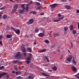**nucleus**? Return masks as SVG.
I'll return each mask as SVG.
<instances>
[{
	"mask_svg": "<svg viewBox=\"0 0 79 79\" xmlns=\"http://www.w3.org/2000/svg\"><path fill=\"white\" fill-rule=\"evenodd\" d=\"M15 58H17V59H22L23 58L22 54H20V52H17V54L15 56Z\"/></svg>",
	"mask_w": 79,
	"mask_h": 79,
	"instance_id": "nucleus-1",
	"label": "nucleus"
},
{
	"mask_svg": "<svg viewBox=\"0 0 79 79\" xmlns=\"http://www.w3.org/2000/svg\"><path fill=\"white\" fill-rule=\"evenodd\" d=\"M30 57H28L27 58V60L26 61V62H27V64H29L30 63V61H31V56H32V54L30 53L29 54Z\"/></svg>",
	"mask_w": 79,
	"mask_h": 79,
	"instance_id": "nucleus-2",
	"label": "nucleus"
},
{
	"mask_svg": "<svg viewBox=\"0 0 79 79\" xmlns=\"http://www.w3.org/2000/svg\"><path fill=\"white\" fill-rule=\"evenodd\" d=\"M11 28L12 29V30L15 31V32H16L17 34H20V30H15V29L13 27H11Z\"/></svg>",
	"mask_w": 79,
	"mask_h": 79,
	"instance_id": "nucleus-3",
	"label": "nucleus"
},
{
	"mask_svg": "<svg viewBox=\"0 0 79 79\" xmlns=\"http://www.w3.org/2000/svg\"><path fill=\"white\" fill-rule=\"evenodd\" d=\"M41 31H42L44 32L38 34V36L40 37H42L45 35V30L43 29Z\"/></svg>",
	"mask_w": 79,
	"mask_h": 79,
	"instance_id": "nucleus-4",
	"label": "nucleus"
},
{
	"mask_svg": "<svg viewBox=\"0 0 79 79\" xmlns=\"http://www.w3.org/2000/svg\"><path fill=\"white\" fill-rule=\"evenodd\" d=\"M18 4H16L14 6L13 9L12 10V12H15L16 10L18 9Z\"/></svg>",
	"mask_w": 79,
	"mask_h": 79,
	"instance_id": "nucleus-5",
	"label": "nucleus"
},
{
	"mask_svg": "<svg viewBox=\"0 0 79 79\" xmlns=\"http://www.w3.org/2000/svg\"><path fill=\"white\" fill-rule=\"evenodd\" d=\"M73 59V56L71 55H69V57L67 58V60L68 61H71V60Z\"/></svg>",
	"mask_w": 79,
	"mask_h": 79,
	"instance_id": "nucleus-6",
	"label": "nucleus"
},
{
	"mask_svg": "<svg viewBox=\"0 0 79 79\" xmlns=\"http://www.w3.org/2000/svg\"><path fill=\"white\" fill-rule=\"evenodd\" d=\"M33 22L34 20H33V19H30L29 21L27 23V24H32V23H33Z\"/></svg>",
	"mask_w": 79,
	"mask_h": 79,
	"instance_id": "nucleus-7",
	"label": "nucleus"
},
{
	"mask_svg": "<svg viewBox=\"0 0 79 79\" xmlns=\"http://www.w3.org/2000/svg\"><path fill=\"white\" fill-rule=\"evenodd\" d=\"M50 6L51 8H55V7H56V6H57V4H54L52 5H50Z\"/></svg>",
	"mask_w": 79,
	"mask_h": 79,
	"instance_id": "nucleus-8",
	"label": "nucleus"
},
{
	"mask_svg": "<svg viewBox=\"0 0 79 79\" xmlns=\"http://www.w3.org/2000/svg\"><path fill=\"white\" fill-rule=\"evenodd\" d=\"M71 69L73 71H74V72H76V68L74 66H73L72 67Z\"/></svg>",
	"mask_w": 79,
	"mask_h": 79,
	"instance_id": "nucleus-9",
	"label": "nucleus"
},
{
	"mask_svg": "<svg viewBox=\"0 0 79 79\" xmlns=\"http://www.w3.org/2000/svg\"><path fill=\"white\" fill-rule=\"evenodd\" d=\"M25 11L24 9L22 10H19V14H22V13H23Z\"/></svg>",
	"mask_w": 79,
	"mask_h": 79,
	"instance_id": "nucleus-10",
	"label": "nucleus"
},
{
	"mask_svg": "<svg viewBox=\"0 0 79 79\" xmlns=\"http://www.w3.org/2000/svg\"><path fill=\"white\" fill-rule=\"evenodd\" d=\"M7 39H10L12 37V35H7L6 36Z\"/></svg>",
	"mask_w": 79,
	"mask_h": 79,
	"instance_id": "nucleus-11",
	"label": "nucleus"
},
{
	"mask_svg": "<svg viewBox=\"0 0 79 79\" xmlns=\"http://www.w3.org/2000/svg\"><path fill=\"white\" fill-rule=\"evenodd\" d=\"M20 62L19 60H16L13 61L14 64H16V63H18Z\"/></svg>",
	"mask_w": 79,
	"mask_h": 79,
	"instance_id": "nucleus-12",
	"label": "nucleus"
},
{
	"mask_svg": "<svg viewBox=\"0 0 79 79\" xmlns=\"http://www.w3.org/2000/svg\"><path fill=\"white\" fill-rule=\"evenodd\" d=\"M21 48L22 49V51L23 52H24H24H26V49L24 48L21 47Z\"/></svg>",
	"mask_w": 79,
	"mask_h": 79,
	"instance_id": "nucleus-13",
	"label": "nucleus"
},
{
	"mask_svg": "<svg viewBox=\"0 0 79 79\" xmlns=\"http://www.w3.org/2000/svg\"><path fill=\"white\" fill-rule=\"evenodd\" d=\"M22 74V72L20 71H16V75H18V74Z\"/></svg>",
	"mask_w": 79,
	"mask_h": 79,
	"instance_id": "nucleus-14",
	"label": "nucleus"
},
{
	"mask_svg": "<svg viewBox=\"0 0 79 79\" xmlns=\"http://www.w3.org/2000/svg\"><path fill=\"white\" fill-rule=\"evenodd\" d=\"M7 73H2L0 74V78L2 77V76H3V75H5V74H6Z\"/></svg>",
	"mask_w": 79,
	"mask_h": 79,
	"instance_id": "nucleus-15",
	"label": "nucleus"
},
{
	"mask_svg": "<svg viewBox=\"0 0 79 79\" xmlns=\"http://www.w3.org/2000/svg\"><path fill=\"white\" fill-rule=\"evenodd\" d=\"M53 35H54V37H57V36H58V35H59V34L58 33H53Z\"/></svg>",
	"mask_w": 79,
	"mask_h": 79,
	"instance_id": "nucleus-16",
	"label": "nucleus"
},
{
	"mask_svg": "<svg viewBox=\"0 0 79 79\" xmlns=\"http://www.w3.org/2000/svg\"><path fill=\"white\" fill-rule=\"evenodd\" d=\"M27 51L29 52H30V53H32V50H31V48H28L27 49Z\"/></svg>",
	"mask_w": 79,
	"mask_h": 79,
	"instance_id": "nucleus-17",
	"label": "nucleus"
},
{
	"mask_svg": "<svg viewBox=\"0 0 79 79\" xmlns=\"http://www.w3.org/2000/svg\"><path fill=\"white\" fill-rule=\"evenodd\" d=\"M72 63H73V64H74V65H76V61H75L74 58L73 59Z\"/></svg>",
	"mask_w": 79,
	"mask_h": 79,
	"instance_id": "nucleus-18",
	"label": "nucleus"
},
{
	"mask_svg": "<svg viewBox=\"0 0 79 79\" xmlns=\"http://www.w3.org/2000/svg\"><path fill=\"white\" fill-rule=\"evenodd\" d=\"M46 51V49H42L40 51V53H42V52H45Z\"/></svg>",
	"mask_w": 79,
	"mask_h": 79,
	"instance_id": "nucleus-19",
	"label": "nucleus"
},
{
	"mask_svg": "<svg viewBox=\"0 0 79 79\" xmlns=\"http://www.w3.org/2000/svg\"><path fill=\"white\" fill-rule=\"evenodd\" d=\"M65 8H66V9H67V10H69L70 9V6H68V5H66L65 6Z\"/></svg>",
	"mask_w": 79,
	"mask_h": 79,
	"instance_id": "nucleus-20",
	"label": "nucleus"
},
{
	"mask_svg": "<svg viewBox=\"0 0 79 79\" xmlns=\"http://www.w3.org/2000/svg\"><path fill=\"white\" fill-rule=\"evenodd\" d=\"M68 27H64V31L65 32L67 31V30H68Z\"/></svg>",
	"mask_w": 79,
	"mask_h": 79,
	"instance_id": "nucleus-21",
	"label": "nucleus"
},
{
	"mask_svg": "<svg viewBox=\"0 0 79 79\" xmlns=\"http://www.w3.org/2000/svg\"><path fill=\"white\" fill-rule=\"evenodd\" d=\"M38 10H42L43 8L41 6H39L37 7Z\"/></svg>",
	"mask_w": 79,
	"mask_h": 79,
	"instance_id": "nucleus-22",
	"label": "nucleus"
},
{
	"mask_svg": "<svg viewBox=\"0 0 79 79\" xmlns=\"http://www.w3.org/2000/svg\"><path fill=\"white\" fill-rule=\"evenodd\" d=\"M60 19H54L53 20V22H58V21H60Z\"/></svg>",
	"mask_w": 79,
	"mask_h": 79,
	"instance_id": "nucleus-23",
	"label": "nucleus"
},
{
	"mask_svg": "<svg viewBox=\"0 0 79 79\" xmlns=\"http://www.w3.org/2000/svg\"><path fill=\"white\" fill-rule=\"evenodd\" d=\"M24 4H22L21 6V7H22V8L23 9V10H25V7H24Z\"/></svg>",
	"mask_w": 79,
	"mask_h": 79,
	"instance_id": "nucleus-24",
	"label": "nucleus"
},
{
	"mask_svg": "<svg viewBox=\"0 0 79 79\" xmlns=\"http://www.w3.org/2000/svg\"><path fill=\"white\" fill-rule=\"evenodd\" d=\"M16 79H22V77L21 76H19L17 77H16Z\"/></svg>",
	"mask_w": 79,
	"mask_h": 79,
	"instance_id": "nucleus-25",
	"label": "nucleus"
},
{
	"mask_svg": "<svg viewBox=\"0 0 79 79\" xmlns=\"http://www.w3.org/2000/svg\"><path fill=\"white\" fill-rule=\"evenodd\" d=\"M53 70L54 71H56L57 70V68L56 67H54L53 68Z\"/></svg>",
	"mask_w": 79,
	"mask_h": 79,
	"instance_id": "nucleus-26",
	"label": "nucleus"
},
{
	"mask_svg": "<svg viewBox=\"0 0 79 79\" xmlns=\"http://www.w3.org/2000/svg\"><path fill=\"white\" fill-rule=\"evenodd\" d=\"M42 75H43V76H48V75L46 74L45 73H42Z\"/></svg>",
	"mask_w": 79,
	"mask_h": 79,
	"instance_id": "nucleus-27",
	"label": "nucleus"
},
{
	"mask_svg": "<svg viewBox=\"0 0 79 79\" xmlns=\"http://www.w3.org/2000/svg\"><path fill=\"white\" fill-rule=\"evenodd\" d=\"M28 78L29 79H33V78H34V77H32V76H30L28 77Z\"/></svg>",
	"mask_w": 79,
	"mask_h": 79,
	"instance_id": "nucleus-28",
	"label": "nucleus"
},
{
	"mask_svg": "<svg viewBox=\"0 0 79 79\" xmlns=\"http://www.w3.org/2000/svg\"><path fill=\"white\" fill-rule=\"evenodd\" d=\"M73 34H76V31L75 30H73Z\"/></svg>",
	"mask_w": 79,
	"mask_h": 79,
	"instance_id": "nucleus-29",
	"label": "nucleus"
},
{
	"mask_svg": "<svg viewBox=\"0 0 79 79\" xmlns=\"http://www.w3.org/2000/svg\"><path fill=\"white\" fill-rule=\"evenodd\" d=\"M31 13H33V15H35V14H36V12L35 11H32L30 13V14Z\"/></svg>",
	"mask_w": 79,
	"mask_h": 79,
	"instance_id": "nucleus-30",
	"label": "nucleus"
},
{
	"mask_svg": "<svg viewBox=\"0 0 79 79\" xmlns=\"http://www.w3.org/2000/svg\"><path fill=\"white\" fill-rule=\"evenodd\" d=\"M73 28H74V27H73V26L72 25H71L70 26L71 31H72V30H73Z\"/></svg>",
	"mask_w": 79,
	"mask_h": 79,
	"instance_id": "nucleus-31",
	"label": "nucleus"
},
{
	"mask_svg": "<svg viewBox=\"0 0 79 79\" xmlns=\"http://www.w3.org/2000/svg\"><path fill=\"white\" fill-rule=\"evenodd\" d=\"M45 42L46 44H48V43H49V41L47 40H46L45 41Z\"/></svg>",
	"mask_w": 79,
	"mask_h": 79,
	"instance_id": "nucleus-32",
	"label": "nucleus"
},
{
	"mask_svg": "<svg viewBox=\"0 0 79 79\" xmlns=\"http://www.w3.org/2000/svg\"><path fill=\"white\" fill-rule=\"evenodd\" d=\"M39 29L38 28H36L35 29V31L36 32H39Z\"/></svg>",
	"mask_w": 79,
	"mask_h": 79,
	"instance_id": "nucleus-33",
	"label": "nucleus"
},
{
	"mask_svg": "<svg viewBox=\"0 0 79 79\" xmlns=\"http://www.w3.org/2000/svg\"><path fill=\"white\" fill-rule=\"evenodd\" d=\"M45 59H46L48 61H49V59H48V58L47 57V56H45Z\"/></svg>",
	"mask_w": 79,
	"mask_h": 79,
	"instance_id": "nucleus-34",
	"label": "nucleus"
},
{
	"mask_svg": "<svg viewBox=\"0 0 79 79\" xmlns=\"http://www.w3.org/2000/svg\"><path fill=\"white\" fill-rule=\"evenodd\" d=\"M55 47V44L52 45L51 46V48H54V47Z\"/></svg>",
	"mask_w": 79,
	"mask_h": 79,
	"instance_id": "nucleus-35",
	"label": "nucleus"
},
{
	"mask_svg": "<svg viewBox=\"0 0 79 79\" xmlns=\"http://www.w3.org/2000/svg\"><path fill=\"white\" fill-rule=\"evenodd\" d=\"M6 15H4L3 16V19H6Z\"/></svg>",
	"mask_w": 79,
	"mask_h": 79,
	"instance_id": "nucleus-36",
	"label": "nucleus"
},
{
	"mask_svg": "<svg viewBox=\"0 0 79 79\" xmlns=\"http://www.w3.org/2000/svg\"><path fill=\"white\" fill-rule=\"evenodd\" d=\"M71 48H73V42H71Z\"/></svg>",
	"mask_w": 79,
	"mask_h": 79,
	"instance_id": "nucleus-37",
	"label": "nucleus"
},
{
	"mask_svg": "<svg viewBox=\"0 0 79 79\" xmlns=\"http://www.w3.org/2000/svg\"><path fill=\"white\" fill-rule=\"evenodd\" d=\"M14 68L15 69L16 71L18 70V69H17V67H16V66H14Z\"/></svg>",
	"mask_w": 79,
	"mask_h": 79,
	"instance_id": "nucleus-38",
	"label": "nucleus"
},
{
	"mask_svg": "<svg viewBox=\"0 0 79 79\" xmlns=\"http://www.w3.org/2000/svg\"><path fill=\"white\" fill-rule=\"evenodd\" d=\"M1 63L2 64H5V62H4V61L2 60L1 61Z\"/></svg>",
	"mask_w": 79,
	"mask_h": 79,
	"instance_id": "nucleus-39",
	"label": "nucleus"
},
{
	"mask_svg": "<svg viewBox=\"0 0 79 79\" xmlns=\"http://www.w3.org/2000/svg\"><path fill=\"white\" fill-rule=\"evenodd\" d=\"M5 7L4 6V7H2L0 9V10H4V9H5Z\"/></svg>",
	"mask_w": 79,
	"mask_h": 79,
	"instance_id": "nucleus-40",
	"label": "nucleus"
},
{
	"mask_svg": "<svg viewBox=\"0 0 79 79\" xmlns=\"http://www.w3.org/2000/svg\"><path fill=\"white\" fill-rule=\"evenodd\" d=\"M64 18V17L63 16L61 17L60 18H59V19H63Z\"/></svg>",
	"mask_w": 79,
	"mask_h": 79,
	"instance_id": "nucleus-41",
	"label": "nucleus"
},
{
	"mask_svg": "<svg viewBox=\"0 0 79 79\" xmlns=\"http://www.w3.org/2000/svg\"><path fill=\"white\" fill-rule=\"evenodd\" d=\"M75 76H76V77H77L78 79H79V75H75Z\"/></svg>",
	"mask_w": 79,
	"mask_h": 79,
	"instance_id": "nucleus-42",
	"label": "nucleus"
},
{
	"mask_svg": "<svg viewBox=\"0 0 79 79\" xmlns=\"http://www.w3.org/2000/svg\"><path fill=\"white\" fill-rule=\"evenodd\" d=\"M9 75L8 74H7L6 75V77L7 78V79H8V78H9Z\"/></svg>",
	"mask_w": 79,
	"mask_h": 79,
	"instance_id": "nucleus-43",
	"label": "nucleus"
},
{
	"mask_svg": "<svg viewBox=\"0 0 79 79\" xmlns=\"http://www.w3.org/2000/svg\"><path fill=\"white\" fill-rule=\"evenodd\" d=\"M2 37H3V36H2V35H0V40L2 39Z\"/></svg>",
	"mask_w": 79,
	"mask_h": 79,
	"instance_id": "nucleus-44",
	"label": "nucleus"
},
{
	"mask_svg": "<svg viewBox=\"0 0 79 79\" xmlns=\"http://www.w3.org/2000/svg\"><path fill=\"white\" fill-rule=\"evenodd\" d=\"M23 54L24 56H26V55H27V54L26 53L23 52Z\"/></svg>",
	"mask_w": 79,
	"mask_h": 79,
	"instance_id": "nucleus-45",
	"label": "nucleus"
},
{
	"mask_svg": "<svg viewBox=\"0 0 79 79\" xmlns=\"http://www.w3.org/2000/svg\"><path fill=\"white\" fill-rule=\"evenodd\" d=\"M28 6H27L26 8V11H28Z\"/></svg>",
	"mask_w": 79,
	"mask_h": 79,
	"instance_id": "nucleus-46",
	"label": "nucleus"
},
{
	"mask_svg": "<svg viewBox=\"0 0 79 79\" xmlns=\"http://www.w3.org/2000/svg\"><path fill=\"white\" fill-rule=\"evenodd\" d=\"M3 68H4V67H3V66H2V67H0V69H3Z\"/></svg>",
	"mask_w": 79,
	"mask_h": 79,
	"instance_id": "nucleus-47",
	"label": "nucleus"
},
{
	"mask_svg": "<svg viewBox=\"0 0 79 79\" xmlns=\"http://www.w3.org/2000/svg\"><path fill=\"white\" fill-rule=\"evenodd\" d=\"M0 45H2V41H0Z\"/></svg>",
	"mask_w": 79,
	"mask_h": 79,
	"instance_id": "nucleus-48",
	"label": "nucleus"
},
{
	"mask_svg": "<svg viewBox=\"0 0 79 79\" xmlns=\"http://www.w3.org/2000/svg\"><path fill=\"white\" fill-rule=\"evenodd\" d=\"M58 16L59 17H61V15L60 14H58Z\"/></svg>",
	"mask_w": 79,
	"mask_h": 79,
	"instance_id": "nucleus-49",
	"label": "nucleus"
},
{
	"mask_svg": "<svg viewBox=\"0 0 79 79\" xmlns=\"http://www.w3.org/2000/svg\"><path fill=\"white\" fill-rule=\"evenodd\" d=\"M59 48H58V52H61V51H60V49H59Z\"/></svg>",
	"mask_w": 79,
	"mask_h": 79,
	"instance_id": "nucleus-50",
	"label": "nucleus"
},
{
	"mask_svg": "<svg viewBox=\"0 0 79 79\" xmlns=\"http://www.w3.org/2000/svg\"><path fill=\"white\" fill-rule=\"evenodd\" d=\"M34 45H36V44H37V43H36V41H34Z\"/></svg>",
	"mask_w": 79,
	"mask_h": 79,
	"instance_id": "nucleus-51",
	"label": "nucleus"
},
{
	"mask_svg": "<svg viewBox=\"0 0 79 79\" xmlns=\"http://www.w3.org/2000/svg\"><path fill=\"white\" fill-rule=\"evenodd\" d=\"M78 29H79V22L78 23Z\"/></svg>",
	"mask_w": 79,
	"mask_h": 79,
	"instance_id": "nucleus-52",
	"label": "nucleus"
},
{
	"mask_svg": "<svg viewBox=\"0 0 79 79\" xmlns=\"http://www.w3.org/2000/svg\"><path fill=\"white\" fill-rule=\"evenodd\" d=\"M37 5H40V3L38 2L37 3Z\"/></svg>",
	"mask_w": 79,
	"mask_h": 79,
	"instance_id": "nucleus-53",
	"label": "nucleus"
},
{
	"mask_svg": "<svg viewBox=\"0 0 79 79\" xmlns=\"http://www.w3.org/2000/svg\"><path fill=\"white\" fill-rule=\"evenodd\" d=\"M76 12L77 13H79V10H77Z\"/></svg>",
	"mask_w": 79,
	"mask_h": 79,
	"instance_id": "nucleus-54",
	"label": "nucleus"
},
{
	"mask_svg": "<svg viewBox=\"0 0 79 79\" xmlns=\"http://www.w3.org/2000/svg\"><path fill=\"white\" fill-rule=\"evenodd\" d=\"M30 36L31 37H33V34H30Z\"/></svg>",
	"mask_w": 79,
	"mask_h": 79,
	"instance_id": "nucleus-55",
	"label": "nucleus"
},
{
	"mask_svg": "<svg viewBox=\"0 0 79 79\" xmlns=\"http://www.w3.org/2000/svg\"><path fill=\"white\" fill-rule=\"evenodd\" d=\"M44 15V13H42L40 14V15Z\"/></svg>",
	"mask_w": 79,
	"mask_h": 79,
	"instance_id": "nucleus-56",
	"label": "nucleus"
},
{
	"mask_svg": "<svg viewBox=\"0 0 79 79\" xmlns=\"http://www.w3.org/2000/svg\"><path fill=\"white\" fill-rule=\"evenodd\" d=\"M12 73H13L14 74H15V71H12Z\"/></svg>",
	"mask_w": 79,
	"mask_h": 79,
	"instance_id": "nucleus-57",
	"label": "nucleus"
},
{
	"mask_svg": "<svg viewBox=\"0 0 79 79\" xmlns=\"http://www.w3.org/2000/svg\"><path fill=\"white\" fill-rule=\"evenodd\" d=\"M24 46H25V45H22V47H24Z\"/></svg>",
	"mask_w": 79,
	"mask_h": 79,
	"instance_id": "nucleus-58",
	"label": "nucleus"
},
{
	"mask_svg": "<svg viewBox=\"0 0 79 79\" xmlns=\"http://www.w3.org/2000/svg\"><path fill=\"white\" fill-rule=\"evenodd\" d=\"M20 18H22V19L23 18V17H22V16H21V15H20Z\"/></svg>",
	"mask_w": 79,
	"mask_h": 79,
	"instance_id": "nucleus-59",
	"label": "nucleus"
},
{
	"mask_svg": "<svg viewBox=\"0 0 79 79\" xmlns=\"http://www.w3.org/2000/svg\"><path fill=\"white\" fill-rule=\"evenodd\" d=\"M1 18H2V15H0V19H1Z\"/></svg>",
	"mask_w": 79,
	"mask_h": 79,
	"instance_id": "nucleus-60",
	"label": "nucleus"
},
{
	"mask_svg": "<svg viewBox=\"0 0 79 79\" xmlns=\"http://www.w3.org/2000/svg\"><path fill=\"white\" fill-rule=\"evenodd\" d=\"M10 2H14V1H13V0H10Z\"/></svg>",
	"mask_w": 79,
	"mask_h": 79,
	"instance_id": "nucleus-61",
	"label": "nucleus"
},
{
	"mask_svg": "<svg viewBox=\"0 0 79 79\" xmlns=\"http://www.w3.org/2000/svg\"><path fill=\"white\" fill-rule=\"evenodd\" d=\"M76 75H78L79 76V73H78Z\"/></svg>",
	"mask_w": 79,
	"mask_h": 79,
	"instance_id": "nucleus-62",
	"label": "nucleus"
},
{
	"mask_svg": "<svg viewBox=\"0 0 79 79\" xmlns=\"http://www.w3.org/2000/svg\"><path fill=\"white\" fill-rule=\"evenodd\" d=\"M64 34H66V32H65L64 31Z\"/></svg>",
	"mask_w": 79,
	"mask_h": 79,
	"instance_id": "nucleus-63",
	"label": "nucleus"
},
{
	"mask_svg": "<svg viewBox=\"0 0 79 79\" xmlns=\"http://www.w3.org/2000/svg\"><path fill=\"white\" fill-rule=\"evenodd\" d=\"M38 2H40L41 1V0H38Z\"/></svg>",
	"mask_w": 79,
	"mask_h": 79,
	"instance_id": "nucleus-64",
	"label": "nucleus"
}]
</instances>
